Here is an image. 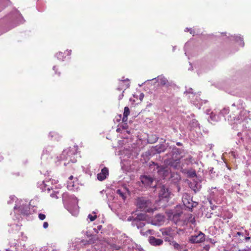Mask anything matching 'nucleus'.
I'll use <instances>...</instances> for the list:
<instances>
[{"mask_svg":"<svg viewBox=\"0 0 251 251\" xmlns=\"http://www.w3.org/2000/svg\"><path fill=\"white\" fill-rule=\"evenodd\" d=\"M152 164L156 166V170L158 175L161 178L164 179L168 176L169 171L166 167L159 166L158 165L155 164L154 162H152Z\"/></svg>","mask_w":251,"mask_h":251,"instance_id":"nucleus-3","label":"nucleus"},{"mask_svg":"<svg viewBox=\"0 0 251 251\" xmlns=\"http://www.w3.org/2000/svg\"><path fill=\"white\" fill-rule=\"evenodd\" d=\"M203 249L205 250L206 251H209L210 249V246L209 245H206L203 247Z\"/></svg>","mask_w":251,"mask_h":251,"instance_id":"nucleus-28","label":"nucleus"},{"mask_svg":"<svg viewBox=\"0 0 251 251\" xmlns=\"http://www.w3.org/2000/svg\"><path fill=\"white\" fill-rule=\"evenodd\" d=\"M137 205L138 207L147 212H152L153 208L151 207L152 205L151 201L147 200L143 198H139L137 200Z\"/></svg>","mask_w":251,"mask_h":251,"instance_id":"nucleus-2","label":"nucleus"},{"mask_svg":"<svg viewBox=\"0 0 251 251\" xmlns=\"http://www.w3.org/2000/svg\"><path fill=\"white\" fill-rule=\"evenodd\" d=\"M57 194H58V192H53L52 193L50 194V196L52 199H58Z\"/></svg>","mask_w":251,"mask_h":251,"instance_id":"nucleus-22","label":"nucleus"},{"mask_svg":"<svg viewBox=\"0 0 251 251\" xmlns=\"http://www.w3.org/2000/svg\"><path fill=\"white\" fill-rule=\"evenodd\" d=\"M140 179L141 180V182L145 186L150 185L153 181V179H152L151 177L148 176H140Z\"/></svg>","mask_w":251,"mask_h":251,"instance_id":"nucleus-9","label":"nucleus"},{"mask_svg":"<svg viewBox=\"0 0 251 251\" xmlns=\"http://www.w3.org/2000/svg\"><path fill=\"white\" fill-rule=\"evenodd\" d=\"M97 178L99 180L102 181L104 180L106 178V176H104V175L101 174V173H100L98 174Z\"/></svg>","mask_w":251,"mask_h":251,"instance_id":"nucleus-17","label":"nucleus"},{"mask_svg":"<svg viewBox=\"0 0 251 251\" xmlns=\"http://www.w3.org/2000/svg\"><path fill=\"white\" fill-rule=\"evenodd\" d=\"M172 244L175 249H176L178 250H181V246H180L179 244L177 243L176 241H173L172 242Z\"/></svg>","mask_w":251,"mask_h":251,"instance_id":"nucleus-16","label":"nucleus"},{"mask_svg":"<svg viewBox=\"0 0 251 251\" xmlns=\"http://www.w3.org/2000/svg\"><path fill=\"white\" fill-rule=\"evenodd\" d=\"M237 234L238 236H240V235H243L242 233H241V232H238L237 233Z\"/></svg>","mask_w":251,"mask_h":251,"instance_id":"nucleus-31","label":"nucleus"},{"mask_svg":"<svg viewBox=\"0 0 251 251\" xmlns=\"http://www.w3.org/2000/svg\"><path fill=\"white\" fill-rule=\"evenodd\" d=\"M117 131H119V129H117Z\"/></svg>","mask_w":251,"mask_h":251,"instance_id":"nucleus-39","label":"nucleus"},{"mask_svg":"<svg viewBox=\"0 0 251 251\" xmlns=\"http://www.w3.org/2000/svg\"><path fill=\"white\" fill-rule=\"evenodd\" d=\"M63 53L61 52H59L57 53L56 55L57 56V57L59 58H61V57H64V55H63Z\"/></svg>","mask_w":251,"mask_h":251,"instance_id":"nucleus-27","label":"nucleus"},{"mask_svg":"<svg viewBox=\"0 0 251 251\" xmlns=\"http://www.w3.org/2000/svg\"><path fill=\"white\" fill-rule=\"evenodd\" d=\"M48 153V151L47 150L43 151V153L42 154V157H43L45 154H47Z\"/></svg>","mask_w":251,"mask_h":251,"instance_id":"nucleus-30","label":"nucleus"},{"mask_svg":"<svg viewBox=\"0 0 251 251\" xmlns=\"http://www.w3.org/2000/svg\"><path fill=\"white\" fill-rule=\"evenodd\" d=\"M48 226H49V224H48V222H45L44 223V224H43L44 228H47L48 227Z\"/></svg>","mask_w":251,"mask_h":251,"instance_id":"nucleus-29","label":"nucleus"},{"mask_svg":"<svg viewBox=\"0 0 251 251\" xmlns=\"http://www.w3.org/2000/svg\"><path fill=\"white\" fill-rule=\"evenodd\" d=\"M169 231L164 229L162 231V234L163 235H168L169 234Z\"/></svg>","mask_w":251,"mask_h":251,"instance_id":"nucleus-25","label":"nucleus"},{"mask_svg":"<svg viewBox=\"0 0 251 251\" xmlns=\"http://www.w3.org/2000/svg\"><path fill=\"white\" fill-rule=\"evenodd\" d=\"M130 114V110L127 106H126L124 108V112L123 114V117L122 121L123 122H126L127 121V117Z\"/></svg>","mask_w":251,"mask_h":251,"instance_id":"nucleus-10","label":"nucleus"},{"mask_svg":"<svg viewBox=\"0 0 251 251\" xmlns=\"http://www.w3.org/2000/svg\"><path fill=\"white\" fill-rule=\"evenodd\" d=\"M193 174H194V176H196V174L195 172H194V173H193Z\"/></svg>","mask_w":251,"mask_h":251,"instance_id":"nucleus-38","label":"nucleus"},{"mask_svg":"<svg viewBox=\"0 0 251 251\" xmlns=\"http://www.w3.org/2000/svg\"><path fill=\"white\" fill-rule=\"evenodd\" d=\"M159 195L163 198H167L169 196V193L168 189H165L164 187L163 186L159 193Z\"/></svg>","mask_w":251,"mask_h":251,"instance_id":"nucleus-11","label":"nucleus"},{"mask_svg":"<svg viewBox=\"0 0 251 251\" xmlns=\"http://www.w3.org/2000/svg\"><path fill=\"white\" fill-rule=\"evenodd\" d=\"M149 242L152 246H158L161 245L163 241L161 239H157L153 236H150L149 238Z\"/></svg>","mask_w":251,"mask_h":251,"instance_id":"nucleus-7","label":"nucleus"},{"mask_svg":"<svg viewBox=\"0 0 251 251\" xmlns=\"http://www.w3.org/2000/svg\"><path fill=\"white\" fill-rule=\"evenodd\" d=\"M157 139L158 138L156 136H155L154 139V142H156L157 140Z\"/></svg>","mask_w":251,"mask_h":251,"instance_id":"nucleus-35","label":"nucleus"},{"mask_svg":"<svg viewBox=\"0 0 251 251\" xmlns=\"http://www.w3.org/2000/svg\"><path fill=\"white\" fill-rule=\"evenodd\" d=\"M140 233L142 235L145 236H147L149 234H152V230L151 229H148L146 231L144 232L143 230H141L140 231Z\"/></svg>","mask_w":251,"mask_h":251,"instance_id":"nucleus-18","label":"nucleus"},{"mask_svg":"<svg viewBox=\"0 0 251 251\" xmlns=\"http://www.w3.org/2000/svg\"><path fill=\"white\" fill-rule=\"evenodd\" d=\"M49 135L51 138H53L54 140L58 141L61 138V136L58 133L55 132H50Z\"/></svg>","mask_w":251,"mask_h":251,"instance_id":"nucleus-13","label":"nucleus"},{"mask_svg":"<svg viewBox=\"0 0 251 251\" xmlns=\"http://www.w3.org/2000/svg\"><path fill=\"white\" fill-rule=\"evenodd\" d=\"M182 201L184 205L188 208H192L193 205L192 204V198L191 196L187 193H184L182 195Z\"/></svg>","mask_w":251,"mask_h":251,"instance_id":"nucleus-5","label":"nucleus"},{"mask_svg":"<svg viewBox=\"0 0 251 251\" xmlns=\"http://www.w3.org/2000/svg\"><path fill=\"white\" fill-rule=\"evenodd\" d=\"M238 251H248L246 249H243V250H239Z\"/></svg>","mask_w":251,"mask_h":251,"instance_id":"nucleus-34","label":"nucleus"},{"mask_svg":"<svg viewBox=\"0 0 251 251\" xmlns=\"http://www.w3.org/2000/svg\"><path fill=\"white\" fill-rule=\"evenodd\" d=\"M74 177L73 176H71L69 177V179H70V180H72L73 179Z\"/></svg>","mask_w":251,"mask_h":251,"instance_id":"nucleus-32","label":"nucleus"},{"mask_svg":"<svg viewBox=\"0 0 251 251\" xmlns=\"http://www.w3.org/2000/svg\"><path fill=\"white\" fill-rule=\"evenodd\" d=\"M129 86V82L128 79L120 80L118 81L117 89L119 91H122L126 89Z\"/></svg>","mask_w":251,"mask_h":251,"instance_id":"nucleus-6","label":"nucleus"},{"mask_svg":"<svg viewBox=\"0 0 251 251\" xmlns=\"http://www.w3.org/2000/svg\"><path fill=\"white\" fill-rule=\"evenodd\" d=\"M71 53H72V50H66L64 53L66 55L69 56V55H71Z\"/></svg>","mask_w":251,"mask_h":251,"instance_id":"nucleus-26","label":"nucleus"},{"mask_svg":"<svg viewBox=\"0 0 251 251\" xmlns=\"http://www.w3.org/2000/svg\"><path fill=\"white\" fill-rule=\"evenodd\" d=\"M181 215V213H176L173 215L172 219L175 222L177 223L179 220V218Z\"/></svg>","mask_w":251,"mask_h":251,"instance_id":"nucleus-14","label":"nucleus"},{"mask_svg":"<svg viewBox=\"0 0 251 251\" xmlns=\"http://www.w3.org/2000/svg\"><path fill=\"white\" fill-rule=\"evenodd\" d=\"M180 159H176L174 161H171L169 163V164L171 166H173L174 168H176L180 166Z\"/></svg>","mask_w":251,"mask_h":251,"instance_id":"nucleus-12","label":"nucleus"},{"mask_svg":"<svg viewBox=\"0 0 251 251\" xmlns=\"http://www.w3.org/2000/svg\"><path fill=\"white\" fill-rule=\"evenodd\" d=\"M168 81L167 79L164 77L161 78L160 79V84L162 85H166L168 83Z\"/></svg>","mask_w":251,"mask_h":251,"instance_id":"nucleus-20","label":"nucleus"},{"mask_svg":"<svg viewBox=\"0 0 251 251\" xmlns=\"http://www.w3.org/2000/svg\"><path fill=\"white\" fill-rule=\"evenodd\" d=\"M117 193L120 195V196L123 199L125 200L126 198V197L125 196V194L124 193L122 192V191L120 189H118L117 190Z\"/></svg>","mask_w":251,"mask_h":251,"instance_id":"nucleus-19","label":"nucleus"},{"mask_svg":"<svg viewBox=\"0 0 251 251\" xmlns=\"http://www.w3.org/2000/svg\"><path fill=\"white\" fill-rule=\"evenodd\" d=\"M147 220V216L144 213L134 214V216H129L127 221H132V225L136 226L138 228H142L145 225L143 221Z\"/></svg>","mask_w":251,"mask_h":251,"instance_id":"nucleus-1","label":"nucleus"},{"mask_svg":"<svg viewBox=\"0 0 251 251\" xmlns=\"http://www.w3.org/2000/svg\"><path fill=\"white\" fill-rule=\"evenodd\" d=\"M205 234L200 232L197 235L191 236L189 241L191 243H200L205 241Z\"/></svg>","mask_w":251,"mask_h":251,"instance_id":"nucleus-4","label":"nucleus"},{"mask_svg":"<svg viewBox=\"0 0 251 251\" xmlns=\"http://www.w3.org/2000/svg\"><path fill=\"white\" fill-rule=\"evenodd\" d=\"M101 174L106 176V177L108 175V170L106 167H104L101 171Z\"/></svg>","mask_w":251,"mask_h":251,"instance_id":"nucleus-21","label":"nucleus"},{"mask_svg":"<svg viewBox=\"0 0 251 251\" xmlns=\"http://www.w3.org/2000/svg\"><path fill=\"white\" fill-rule=\"evenodd\" d=\"M97 216H92L90 214L88 216V218H89L90 220L91 221V222H93L94 221H95L96 218H97Z\"/></svg>","mask_w":251,"mask_h":251,"instance_id":"nucleus-23","label":"nucleus"},{"mask_svg":"<svg viewBox=\"0 0 251 251\" xmlns=\"http://www.w3.org/2000/svg\"><path fill=\"white\" fill-rule=\"evenodd\" d=\"M177 145L179 146L180 145V144L179 143H177Z\"/></svg>","mask_w":251,"mask_h":251,"instance_id":"nucleus-37","label":"nucleus"},{"mask_svg":"<svg viewBox=\"0 0 251 251\" xmlns=\"http://www.w3.org/2000/svg\"><path fill=\"white\" fill-rule=\"evenodd\" d=\"M165 241H169L170 240H169V238H168V237H166V238H165Z\"/></svg>","mask_w":251,"mask_h":251,"instance_id":"nucleus-33","label":"nucleus"},{"mask_svg":"<svg viewBox=\"0 0 251 251\" xmlns=\"http://www.w3.org/2000/svg\"><path fill=\"white\" fill-rule=\"evenodd\" d=\"M245 239H246V240H249L250 239V237H246Z\"/></svg>","mask_w":251,"mask_h":251,"instance_id":"nucleus-36","label":"nucleus"},{"mask_svg":"<svg viewBox=\"0 0 251 251\" xmlns=\"http://www.w3.org/2000/svg\"><path fill=\"white\" fill-rule=\"evenodd\" d=\"M38 217L41 220H43L46 218V215L42 213H40Z\"/></svg>","mask_w":251,"mask_h":251,"instance_id":"nucleus-24","label":"nucleus"},{"mask_svg":"<svg viewBox=\"0 0 251 251\" xmlns=\"http://www.w3.org/2000/svg\"><path fill=\"white\" fill-rule=\"evenodd\" d=\"M166 150V146L164 144L157 145L152 148V151L157 153L164 152Z\"/></svg>","mask_w":251,"mask_h":251,"instance_id":"nucleus-8","label":"nucleus"},{"mask_svg":"<svg viewBox=\"0 0 251 251\" xmlns=\"http://www.w3.org/2000/svg\"><path fill=\"white\" fill-rule=\"evenodd\" d=\"M109 246H110V249H111L112 251H114V250L118 251L121 249V248L120 246L117 245L115 244H110Z\"/></svg>","mask_w":251,"mask_h":251,"instance_id":"nucleus-15","label":"nucleus"}]
</instances>
